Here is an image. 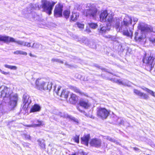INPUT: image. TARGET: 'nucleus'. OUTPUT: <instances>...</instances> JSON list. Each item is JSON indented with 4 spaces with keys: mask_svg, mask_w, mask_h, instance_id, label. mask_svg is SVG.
<instances>
[{
    "mask_svg": "<svg viewBox=\"0 0 155 155\" xmlns=\"http://www.w3.org/2000/svg\"><path fill=\"white\" fill-rule=\"evenodd\" d=\"M0 96L3 98V100L6 101L7 98H9L10 101L8 105L11 108L13 109L17 104L18 101V96L17 94L11 95L10 89L6 87H5L4 89L0 92Z\"/></svg>",
    "mask_w": 155,
    "mask_h": 155,
    "instance_id": "f257e3e1",
    "label": "nucleus"
},
{
    "mask_svg": "<svg viewBox=\"0 0 155 155\" xmlns=\"http://www.w3.org/2000/svg\"><path fill=\"white\" fill-rule=\"evenodd\" d=\"M41 5L40 6L37 4L33 5L31 3L30 6L31 9L34 10L37 9L38 10H39L41 8H42L43 11L45 12L48 14L49 15L51 14L52 10L56 2L54 1L50 2L47 0H41Z\"/></svg>",
    "mask_w": 155,
    "mask_h": 155,
    "instance_id": "f03ea898",
    "label": "nucleus"
},
{
    "mask_svg": "<svg viewBox=\"0 0 155 155\" xmlns=\"http://www.w3.org/2000/svg\"><path fill=\"white\" fill-rule=\"evenodd\" d=\"M52 84L51 82L45 81L43 78H38L36 79L35 82L34 87L40 91L51 89L52 87Z\"/></svg>",
    "mask_w": 155,
    "mask_h": 155,
    "instance_id": "7ed1b4c3",
    "label": "nucleus"
},
{
    "mask_svg": "<svg viewBox=\"0 0 155 155\" xmlns=\"http://www.w3.org/2000/svg\"><path fill=\"white\" fill-rule=\"evenodd\" d=\"M145 54L143 56L142 62L145 64L146 66L150 70L153 68L155 63V57L153 55H150L149 56L146 57Z\"/></svg>",
    "mask_w": 155,
    "mask_h": 155,
    "instance_id": "20e7f679",
    "label": "nucleus"
},
{
    "mask_svg": "<svg viewBox=\"0 0 155 155\" xmlns=\"http://www.w3.org/2000/svg\"><path fill=\"white\" fill-rule=\"evenodd\" d=\"M114 15L112 13L108 14L107 10L101 12L100 15V19L101 21L111 22L113 21Z\"/></svg>",
    "mask_w": 155,
    "mask_h": 155,
    "instance_id": "39448f33",
    "label": "nucleus"
},
{
    "mask_svg": "<svg viewBox=\"0 0 155 155\" xmlns=\"http://www.w3.org/2000/svg\"><path fill=\"white\" fill-rule=\"evenodd\" d=\"M110 111L107 110L104 107H99L97 109V116L102 119H107L110 114Z\"/></svg>",
    "mask_w": 155,
    "mask_h": 155,
    "instance_id": "423d86ee",
    "label": "nucleus"
},
{
    "mask_svg": "<svg viewBox=\"0 0 155 155\" xmlns=\"http://www.w3.org/2000/svg\"><path fill=\"white\" fill-rule=\"evenodd\" d=\"M97 11V8L91 7L88 9H84L82 14L84 16L94 17L96 15Z\"/></svg>",
    "mask_w": 155,
    "mask_h": 155,
    "instance_id": "0eeeda50",
    "label": "nucleus"
},
{
    "mask_svg": "<svg viewBox=\"0 0 155 155\" xmlns=\"http://www.w3.org/2000/svg\"><path fill=\"white\" fill-rule=\"evenodd\" d=\"M0 41H3L6 43L16 42L18 45L24 46V41H16L13 38L10 37L8 36L0 35Z\"/></svg>",
    "mask_w": 155,
    "mask_h": 155,
    "instance_id": "6e6552de",
    "label": "nucleus"
},
{
    "mask_svg": "<svg viewBox=\"0 0 155 155\" xmlns=\"http://www.w3.org/2000/svg\"><path fill=\"white\" fill-rule=\"evenodd\" d=\"M63 7V4L61 3L58 2L56 4L54 10V16L56 17H60L62 16Z\"/></svg>",
    "mask_w": 155,
    "mask_h": 155,
    "instance_id": "1a4fd4ad",
    "label": "nucleus"
},
{
    "mask_svg": "<svg viewBox=\"0 0 155 155\" xmlns=\"http://www.w3.org/2000/svg\"><path fill=\"white\" fill-rule=\"evenodd\" d=\"M89 144L91 147L100 148L101 146L102 140L101 139L94 138L90 140Z\"/></svg>",
    "mask_w": 155,
    "mask_h": 155,
    "instance_id": "9d476101",
    "label": "nucleus"
},
{
    "mask_svg": "<svg viewBox=\"0 0 155 155\" xmlns=\"http://www.w3.org/2000/svg\"><path fill=\"white\" fill-rule=\"evenodd\" d=\"M61 88V87L60 86L58 87L56 92L57 94L61 97L65 99H67L69 96V92L67 91L65 89H63L61 92H60V91Z\"/></svg>",
    "mask_w": 155,
    "mask_h": 155,
    "instance_id": "9b49d317",
    "label": "nucleus"
},
{
    "mask_svg": "<svg viewBox=\"0 0 155 155\" xmlns=\"http://www.w3.org/2000/svg\"><path fill=\"white\" fill-rule=\"evenodd\" d=\"M134 92L135 94L138 96L140 98L147 100L149 98V96L148 94L142 92L137 89H134Z\"/></svg>",
    "mask_w": 155,
    "mask_h": 155,
    "instance_id": "f8f14e48",
    "label": "nucleus"
},
{
    "mask_svg": "<svg viewBox=\"0 0 155 155\" xmlns=\"http://www.w3.org/2000/svg\"><path fill=\"white\" fill-rule=\"evenodd\" d=\"M23 99L24 104L23 109L26 111L28 110V108L30 107V105L31 101L28 102V97L27 95H23Z\"/></svg>",
    "mask_w": 155,
    "mask_h": 155,
    "instance_id": "ddd939ff",
    "label": "nucleus"
},
{
    "mask_svg": "<svg viewBox=\"0 0 155 155\" xmlns=\"http://www.w3.org/2000/svg\"><path fill=\"white\" fill-rule=\"evenodd\" d=\"M132 20L131 18L129 16H126L122 22V26L126 27L128 26L132 25Z\"/></svg>",
    "mask_w": 155,
    "mask_h": 155,
    "instance_id": "4468645a",
    "label": "nucleus"
},
{
    "mask_svg": "<svg viewBox=\"0 0 155 155\" xmlns=\"http://www.w3.org/2000/svg\"><path fill=\"white\" fill-rule=\"evenodd\" d=\"M90 138V134L84 135L83 137L81 138V143L82 144L88 146Z\"/></svg>",
    "mask_w": 155,
    "mask_h": 155,
    "instance_id": "2eb2a0df",
    "label": "nucleus"
},
{
    "mask_svg": "<svg viewBox=\"0 0 155 155\" xmlns=\"http://www.w3.org/2000/svg\"><path fill=\"white\" fill-rule=\"evenodd\" d=\"M78 98L77 95L73 93L71 94L69 99V101L70 103L75 104L77 102Z\"/></svg>",
    "mask_w": 155,
    "mask_h": 155,
    "instance_id": "dca6fc26",
    "label": "nucleus"
},
{
    "mask_svg": "<svg viewBox=\"0 0 155 155\" xmlns=\"http://www.w3.org/2000/svg\"><path fill=\"white\" fill-rule=\"evenodd\" d=\"M78 104L80 106L86 109L88 108L91 106L88 101L81 100L79 101Z\"/></svg>",
    "mask_w": 155,
    "mask_h": 155,
    "instance_id": "f3484780",
    "label": "nucleus"
},
{
    "mask_svg": "<svg viewBox=\"0 0 155 155\" xmlns=\"http://www.w3.org/2000/svg\"><path fill=\"white\" fill-rule=\"evenodd\" d=\"M41 110V107L39 105L35 104L32 105L30 110V113H33L39 111Z\"/></svg>",
    "mask_w": 155,
    "mask_h": 155,
    "instance_id": "a211bd4d",
    "label": "nucleus"
},
{
    "mask_svg": "<svg viewBox=\"0 0 155 155\" xmlns=\"http://www.w3.org/2000/svg\"><path fill=\"white\" fill-rule=\"evenodd\" d=\"M110 25H114L117 28H118L120 26V21L119 18L114 19L113 17V21L111 22H108Z\"/></svg>",
    "mask_w": 155,
    "mask_h": 155,
    "instance_id": "6ab92c4d",
    "label": "nucleus"
},
{
    "mask_svg": "<svg viewBox=\"0 0 155 155\" xmlns=\"http://www.w3.org/2000/svg\"><path fill=\"white\" fill-rule=\"evenodd\" d=\"M79 17V14L78 13L73 12H72V14L71 17L70 21H76Z\"/></svg>",
    "mask_w": 155,
    "mask_h": 155,
    "instance_id": "aec40b11",
    "label": "nucleus"
},
{
    "mask_svg": "<svg viewBox=\"0 0 155 155\" xmlns=\"http://www.w3.org/2000/svg\"><path fill=\"white\" fill-rule=\"evenodd\" d=\"M70 89L75 93H79L81 95H85V94L81 91L80 90L76 87L71 86L70 87Z\"/></svg>",
    "mask_w": 155,
    "mask_h": 155,
    "instance_id": "412c9836",
    "label": "nucleus"
},
{
    "mask_svg": "<svg viewBox=\"0 0 155 155\" xmlns=\"http://www.w3.org/2000/svg\"><path fill=\"white\" fill-rule=\"evenodd\" d=\"M71 11L69 8L65 9L63 12V15L65 18L68 19L70 15Z\"/></svg>",
    "mask_w": 155,
    "mask_h": 155,
    "instance_id": "4be33fe9",
    "label": "nucleus"
},
{
    "mask_svg": "<svg viewBox=\"0 0 155 155\" xmlns=\"http://www.w3.org/2000/svg\"><path fill=\"white\" fill-rule=\"evenodd\" d=\"M141 88L143 90L145 91L148 93L150 94L152 96H153L154 97H155V92H153V91H151L148 88L146 87H141Z\"/></svg>",
    "mask_w": 155,
    "mask_h": 155,
    "instance_id": "5701e85b",
    "label": "nucleus"
},
{
    "mask_svg": "<svg viewBox=\"0 0 155 155\" xmlns=\"http://www.w3.org/2000/svg\"><path fill=\"white\" fill-rule=\"evenodd\" d=\"M123 33L124 35L127 37L131 36L133 35V32L131 30H130L129 31L128 30H124Z\"/></svg>",
    "mask_w": 155,
    "mask_h": 155,
    "instance_id": "b1692460",
    "label": "nucleus"
},
{
    "mask_svg": "<svg viewBox=\"0 0 155 155\" xmlns=\"http://www.w3.org/2000/svg\"><path fill=\"white\" fill-rule=\"evenodd\" d=\"M146 25H142L140 24H139L138 26V29L141 31H145Z\"/></svg>",
    "mask_w": 155,
    "mask_h": 155,
    "instance_id": "393cba45",
    "label": "nucleus"
},
{
    "mask_svg": "<svg viewBox=\"0 0 155 155\" xmlns=\"http://www.w3.org/2000/svg\"><path fill=\"white\" fill-rule=\"evenodd\" d=\"M138 33L137 32L135 33V36L134 39L136 41L140 42L143 39V37L142 36L137 37V35Z\"/></svg>",
    "mask_w": 155,
    "mask_h": 155,
    "instance_id": "a878e982",
    "label": "nucleus"
},
{
    "mask_svg": "<svg viewBox=\"0 0 155 155\" xmlns=\"http://www.w3.org/2000/svg\"><path fill=\"white\" fill-rule=\"evenodd\" d=\"M14 53L16 54H21L26 55L27 53L26 52L23 51H17L14 52Z\"/></svg>",
    "mask_w": 155,
    "mask_h": 155,
    "instance_id": "bb28decb",
    "label": "nucleus"
},
{
    "mask_svg": "<svg viewBox=\"0 0 155 155\" xmlns=\"http://www.w3.org/2000/svg\"><path fill=\"white\" fill-rule=\"evenodd\" d=\"M4 66L5 68L11 70H16L17 69V67L15 66H12L5 64L4 65Z\"/></svg>",
    "mask_w": 155,
    "mask_h": 155,
    "instance_id": "cd10ccee",
    "label": "nucleus"
},
{
    "mask_svg": "<svg viewBox=\"0 0 155 155\" xmlns=\"http://www.w3.org/2000/svg\"><path fill=\"white\" fill-rule=\"evenodd\" d=\"M145 31L147 32H153V28L151 26H149L146 25Z\"/></svg>",
    "mask_w": 155,
    "mask_h": 155,
    "instance_id": "c85d7f7f",
    "label": "nucleus"
},
{
    "mask_svg": "<svg viewBox=\"0 0 155 155\" xmlns=\"http://www.w3.org/2000/svg\"><path fill=\"white\" fill-rule=\"evenodd\" d=\"M88 24L90 28L93 29L97 27L98 26L97 23L93 22H91L88 23Z\"/></svg>",
    "mask_w": 155,
    "mask_h": 155,
    "instance_id": "c756f323",
    "label": "nucleus"
},
{
    "mask_svg": "<svg viewBox=\"0 0 155 155\" xmlns=\"http://www.w3.org/2000/svg\"><path fill=\"white\" fill-rule=\"evenodd\" d=\"M73 140L74 141L77 143H78L79 142V135H76L73 138Z\"/></svg>",
    "mask_w": 155,
    "mask_h": 155,
    "instance_id": "7c9ffc66",
    "label": "nucleus"
},
{
    "mask_svg": "<svg viewBox=\"0 0 155 155\" xmlns=\"http://www.w3.org/2000/svg\"><path fill=\"white\" fill-rule=\"evenodd\" d=\"M107 28L105 26H103L100 28L99 32L101 33H105L106 31Z\"/></svg>",
    "mask_w": 155,
    "mask_h": 155,
    "instance_id": "2f4dec72",
    "label": "nucleus"
},
{
    "mask_svg": "<svg viewBox=\"0 0 155 155\" xmlns=\"http://www.w3.org/2000/svg\"><path fill=\"white\" fill-rule=\"evenodd\" d=\"M51 60V61H52L53 62H57L61 64L63 63V61L60 60L58 59L52 58V59Z\"/></svg>",
    "mask_w": 155,
    "mask_h": 155,
    "instance_id": "473e14b6",
    "label": "nucleus"
},
{
    "mask_svg": "<svg viewBox=\"0 0 155 155\" xmlns=\"http://www.w3.org/2000/svg\"><path fill=\"white\" fill-rule=\"evenodd\" d=\"M76 24L78 28H83L84 27V25L79 22H77Z\"/></svg>",
    "mask_w": 155,
    "mask_h": 155,
    "instance_id": "72a5a7b5",
    "label": "nucleus"
},
{
    "mask_svg": "<svg viewBox=\"0 0 155 155\" xmlns=\"http://www.w3.org/2000/svg\"><path fill=\"white\" fill-rule=\"evenodd\" d=\"M37 122H38V124H35V127L40 126L43 125L42 121L38 120H37Z\"/></svg>",
    "mask_w": 155,
    "mask_h": 155,
    "instance_id": "f704fd0d",
    "label": "nucleus"
},
{
    "mask_svg": "<svg viewBox=\"0 0 155 155\" xmlns=\"http://www.w3.org/2000/svg\"><path fill=\"white\" fill-rule=\"evenodd\" d=\"M24 46L30 47L31 46V43L30 42H24Z\"/></svg>",
    "mask_w": 155,
    "mask_h": 155,
    "instance_id": "c9c22d12",
    "label": "nucleus"
},
{
    "mask_svg": "<svg viewBox=\"0 0 155 155\" xmlns=\"http://www.w3.org/2000/svg\"><path fill=\"white\" fill-rule=\"evenodd\" d=\"M0 72L2 74L4 75H6L7 74H9V72H5L4 71H2L0 69Z\"/></svg>",
    "mask_w": 155,
    "mask_h": 155,
    "instance_id": "e433bc0d",
    "label": "nucleus"
},
{
    "mask_svg": "<svg viewBox=\"0 0 155 155\" xmlns=\"http://www.w3.org/2000/svg\"><path fill=\"white\" fill-rule=\"evenodd\" d=\"M149 41L153 43H154L155 42V38H149Z\"/></svg>",
    "mask_w": 155,
    "mask_h": 155,
    "instance_id": "4c0bfd02",
    "label": "nucleus"
},
{
    "mask_svg": "<svg viewBox=\"0 0 155 155\" xmlns=\"http://www.w3.org/2000/svg\"><path fill=\"white\" fill-rule=\"evenodd\" d=\"M25 137L27 139L30 140L31 139V136L30 135L25 134Z\"/></svg>",
    "mask_w": 155,
    "mask_h": 155,
    "instance_id": "58836bf2",
    "label": "nucleus"
},
{
    "mask_svg": "<svg viewBox=\"0 0 155 155\" xmlns=\"http://www.w3.org/2000/svg\"><path fill=\"white\" fill-rule=\"evenodd\" d=\"M116 82L117 83H118V84H122V81H120V80H117L116 81Z\"/></svg>",
    "mask_w": 155,
    "mask_h": 155,
    "instance_id": "ea45409f",
    "label": "nucleus"
},
{
    "mask_svg": "<svg viewBox=\"0 0 155 155\" xmlns=\"http://www.w3.org/2000/svg\"><path fill=\"white\" fill-rule=\"evenodd\" d=\"M109 140L110 141H111L112 142H115V140L114 139H113L112 138H110V139H109Z\"/></svg>",
    "mask_w": 155,
    "mask_h": 155,
    "instance_id": "a19ab883",
    "label": "nucleus"
},
{
    "mask_svg": "<svg viewBox=\"0 0 155 155\" xmlns=\"http://www.w3.org/2000/svg\"><path fill=\"white\" fill-rule=\"evenodd\" d=\"M81 153L83 155H87V154L86 153L83 151H81Z\"/></svg>",
    "mask_w": 155,
    "mask_h": 155,
    "instance_id": "79ce46f5",
    "label": "nucleus"
},
{
    "mask_svg": "<svg viewBox=\"0 0 155 155\" xmlns=\"http://www.w3.org/2000/svg\"><path fill=\"white\" fill-rule=\"evenodd\" d=\"M106 38H111V39L112 38V37L111 35H110L109 37L106 36Z\"/></svg>",
    "mask_w": 155,
    "mask_h": 155,
    "instance_id": "37998d69",
    "label": "nucleus"
},
{
    "mask_svg": "<svg viewBox=\"0 0 155 155\" xmlns=\"http://www.w3.org/2000/svg\"><path fill=\"white\" fill-rule=\"evenodd\" d=\"M29 55L31 57H34V56L31 53H29Z\"/></svg>",
    "mask_w": 155,
    "mask_h": 155,
    "instance_id": "c03bdc74",
    "label": "nucleus"
},
{
    "mask_svg": "<svg viewBox=\"0 0 155 155\" xmlns=\"http://www.w3.org/2000/svg\"><path fill=\"white\" fill-rule=\"evenodd\" d=\"M107 80H110V81H112V78H107Z\"/></svg>",
    "mask_w": 155,
    "mask_h": 155,
    "instance_id": "a18cd8bd",
    "label": "nucleus"
},
{
    "mask_svg": "<svg viewBox=\"0 0 155 155\" xmlns=\"http://www.w3.org/2000/svg\"><path fill=\"white\" fill-rule=\"evenodd\" d=\"M71 155H76V153H72Z\"/></svg>",
    "mask_w": 155,
    "mask_h": 155,
    "instance_id": "49530a36",
    "label": "nucleus"
}]
</instances>
